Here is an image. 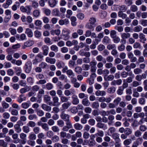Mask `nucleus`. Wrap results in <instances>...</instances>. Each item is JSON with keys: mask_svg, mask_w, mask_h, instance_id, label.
<instances>
[{"mask_svg": "<svg viewBox=\"0 0 147 147\" xmlns=\"http://www.w3.org/2000/svg\"><path fill=\"white\" fill-rule=\"evenodd\" d=\"M37 115L40 117L42 116L44 114V111L41 110H37L36 111Z\"/></svg>", "mask_w": 147, "mask_h": 147, "instance_id": "62", "label": "nucleus"}, {"mask_svg": "<svg viewBox=\"0 0 147 147\" xmlns=\"http://www.w3.org/2000/svg\"><path fill=\"white\" fill-rule=\"evenodd\" d=\"M133 47L135 49H140L141 47V46L140 43L136 42L134 44Z\"/></svg>", "mask_w": 147, "mask_h": 147, "instance_id": "61", "label": "nucleus"}, {"mask_svg": "<svg viewBox=\"0 0 147 147\" xmlns=\"http://www.w3.org/2000/svg\"><path fill=\"white\" fill-rule=\"evenodd\" d=\"M140 22L141 25L144 26H147V20L142 19L140 21Z\"/></svg>", "mask_w": 147, "mask_h": 147, "instance_id": "57", "label": "nucleus"}, {"mask_svg": "<svg viewBox=\"0 0 147 147\" xmlns=\"http://www.w3.org/2000/svg\"><path fill=\"white\" fill-rule=\"evenodd\" d=\"M115 88L114 87H112L107 89V92L108 93L110 94L113 93L115 92Z\"/></svg>", "mask_w": 147, "mask_h": 147, "instance_id": "42", "label": "nucleus"}, {"mask_svg": "<svg viewBox=\"0 0 147 147\" xmlns=\"http://www.w3.org/2000/svg\"><path fill=\"white\" fill-rule=\"evenodd\" d=\"M9 111H11V114L12 115L17 116L18 115V111L15 109H12L11 107L9 109Z\"/></svg>", "mask_w": 147, "mask_h": 147, "instance_id": "27", "label": "nucleus"}, {"mask_svg": "<svg viewBox=\"0 0 147 147\" xmlns=\"http://www.w3.org/2000/svg\"><path fill=\"white\" fill-rule=\"evenodd\" d=\"M26 99V97L24 96V95L21 94L20 95L18 98V101L19 103H21L24 100H25Z\"/></svg>", "mask_w": 147, "mask_h": 147, "instance_id": "28", "label": "nucleus"}, {"mask_svg": "<svg viewBox=\"0 0 147 147\" xmlns=\"http://www.w3.org/2000/svg\"><path fill=\"white\" fill-rule=\"evenodd\" d=\"M46 61L51 64H54L56 62V59L55 58L47 57L46 58Z\"/></svg>", "mask_w": 147, "mask_h": 147, "instance_id": "12", "label": "nucleus"}, {"mask_svg": "<svg viewBox=\"0 0 147 147\" xmlns=\"http://www.w3.org/2000/svg\"><path fill=\"white\" fill-rule=\"evenodd\" d=\"M60 97V100L63 103L68 102L69 99L66 96H61Z\"/></svg>", "mask_w": 147, "mask_h": 147, "instance_id": "36", "label": "nucleus"}, {"mask_svg": "<svg viewBox=\"0 0 147 147\" xmlns=\"http://www.w3.org/2000/svg\"><path fill=\"white\" fill-rule=\"evenodd\" d=\"M123 88L122 86H120L119 87L118 89L117 90V93L119 95H121L123 93Z\"/></svg>", "mask_w": 147, "mask_h": 147, "instance_id": "52", "label": "nucleus"}, {"mask_svg": "<svg viewBox=\"0 0 147 147\" xmlns=\"http://www.w3.org/2000/svg\"><path fill=\"white\" fill-rule=\"evenodd\" d=\"M2 105L3 108L7 109L9 107V105L5 101H3L2 103Z\"/></svg>", "mask_w": 147, "mask_h": 147, "instance_id": "51", "label": "nucleus"}, {"mask_svg": "<svg viewBox=\"0 0 147 147\" xmlns=\"http://www.w3.org/2000/svg\"><path fill=\"white\" fill-rule=\"evenodd\" d=\"M82 70L81 68L79 66L76 67L74 69L75 71L78 74H80L81 73Z\"/></svg>", "mask_w": 147, "mask_h": 147, "instance_id": "60", "label": "nucleus"}, {"mask_svg": "<svg viewBox=\"0 0 147 147\" xmlns=\"http://www.w3.org/2000/svg\"><path fill=\"white\" fill-rule=\"evenodd\" d=\"M99 106V103L98 102H94L92 103V107L93 109H97Z\"/></svg>", "mask_w": 147, "mask_h": 147, "instance_id": "41", "label": "nucleus"}, {"mask_svg": "<svg viewBox=\"0 0 147 147\" xmlns=\"http://www.w3.org/2000/svg\"><path fill=\"white\" fill-rule=\"evenodd\" d=\"M112 138L116 142H119L120 141L119 138V134L117 133H115L112 135Z\"/></svg>", "mask_w": 147, "mask_h": 147, "instance_id": "22", "label": "nucleus"}, {"mask_svg": "<svg viewBox=\"0 0 147 147\" xmlns=\"http://www.w3.org/2000/svg\"><path fill=\"white\" fill-rule=\"evenodd\" d=\"M48 2L50 7H53L57 4V0H49Z\"/></svg>", "mask_w": 147, "mask_h": 147, "instance_id": "11", "label": "nucleus"}, {"mask_svg": "<svg viewBox=\"0 0 147 147\" xmlns=\"http://www.w3.org/2000/svg\"><path fill=\"white\" fill-rule=\"evenodd\" d=\"M22 129L23 131L26 133H27L30 131L29 127L26 125L24 126L23 127Z\"/></svg>", "mask_w": 147, "mask_h": 147, "instance_id": "48", "label": "nucleus"}, {"mask_svg": "<svg viewBox=\"0 0 147 147\" xmlns=\"http://www.w3.org/2000/svg\"><path fill=\"white\" fill-rule=\"evenodd\" d=\"M25 33L29 37H32L33 36V33L32 30L29 28L26 29Z\"/></svg>", "mask_w": 147, "mask_h": 147, "instance_id": "16", "label": "nucleus"}, {"mask_svg": "<svg viewBox=\"0 0 147 147\" xmlns=\"http://www.w3.org/2000/svg\"><path fill=\"white\" fill-rule=\"evenodd\" d=\"M116 131L115 128L113 127H110L108 130V134H110L111 135H112L115 133Z\"/></svg>", "mask_w": 147, "mask_h": 147, "instance_id": "38", "label": "nucleus"}, {"mask_svg": "<svg viewBox=\"0 0 147 147\" xmlns=\"http://www.w3.org/2000/svg\"><path fill=\"white\" fill-rule=\"evenodd\" d=\"M42 49L43 51V55H47L49 53V47L46 45H44L42 46Z\"/></svg>", "mask_w": 147, "mask_h": 147, "instance_id": "9", "label": "nucleus"}, {"mask_svg": "<svg viewBox=\"0 0 147 147\" xmlns=\"http://www.w3.org/2000/svg\"><path fill=\"white\" fill-rule=\"evenodd\" d=\"M110 35L111 38H114L117 36V32L115 30H112L111 31Z\"/></svg>", "mask_w": 147, "mask_h": 147, "instance_id": "49", "label": "nucleus"}, {"mask_svg": "<svg viewBox=\"0 0 147 147\" xmlns=\"http://www.w3.org/2000/svg\"><path fill=\"white\" fill-rule=\"evenodd\" d=\"M122 82V81L120 79L114 80L111 82V84L113 86L119 85L121 84Z\"/></svg>", "mask_w": 147, "mask_h": 147, "instance_id": "10", "label": "nucleus"}, {"mask_svg": "<svg viewBox=\"0 0 147 147\" xmlns=\"http://www.w3.org/2000/svg\"><path fill=\"white\" fill-rule=\"evenodd\" d=\"M107 48L109 50H112L114 49H116V45L114 44H109L107 46Z\"/></svg>", "mask_w": 147, "mask_h": 147, "instance_id": "32", "label": "nucleus"}, {"mask_svg": "<svg viewBox=\"0 0 147 147\" xmlns=\"http://www.w3.org/2000/svg\"><path fill=\"white\" fill-rule=\"evenodd\" d=\"M30 105V103L24 102L22 104V107L24 109H26L29 107Z\"/></svg>", "mask_w": 147, "mask_h": 147, "instance_id": "53", "label": "nucleus"}, {"mask_svg": "<svg viewBox=\"0 0 147 147\" xmlns=\"http://www.w3.org/2000/svg\"><path fill=\"white\" fill-rule=\"evenodd\" d=\"M59 25L61 26L64 25H67L69 23V21L67 18H65L63 20L60 19L59 21Z\"/></svg>", "mask_w": 147, "mask_h": 147, "instance_id": "7", "label": "nucleus"}, {"mask_svg": "<svg viewBox=\"0 0 147 147\" xmlns=\"http://www.w3.org/2000/svg\"><path fill=\"white\" fill-rule=\"evenodd\" d=\"M59 137L57 136H54L51 138V140L53 142H58L59 140Z\"/></svg>", "mask_w": 147, "mask_h": 147, "instance_id": "54", "label": "nucleus"}, {"mask_svg": "<svg viewBox=\"0 0 147 147\" xmlns=\"http://www.w3.org/2000/svg\"><path fill=\"white\" fill-rule=\"evenodd\" d=\"M128 82H129V78H127L126 80H125L123 81V84L122 88L123 89L125 88L128 86Z\"/></svg>", "mask_w": 147, "mask_h": 147, "instance_id": "35", "label": "nucleus"}, {"mask_svg": "<svg viewBox=\"0 0 147 147\" xmlns=\"http://www.w3.org/2000/svg\"><path fill=\"white\" fill-rule=\"evenodd\" d=\"M50 49L51 51H54L56 53L58 51V47L55 45H53L51 46Z\"/></svg>", "mask_w": 147, "mask_h": 147, "instance_id": "39", "label": "nucleus"}, {"mask_svg": "<svg viewBox=\"0 0 147 147\" xmlns=\"http://www.w3.org/2000/svg\"><path fill=\"white\" fill-rule=\"evenodd\" d=\"M52 130L55 133H58L60 129L59 127L57 126H53L51 127Z\"/></svg>", "mask_w": 147, "mask_h": 147, "instance_id": "40", "label": "nucleus"}, {"mask_svg": "<svg viewBox=\"0 0 147 147\" xmlns=\"http://www.w3.org/2000/svg\"><path fill=\"white\" fill-rule=\"evenodd\" d=\"M57 125L60 127H63L64 125L63 121L62 119H59L57 121Z\"/></svg>", "mask_w": 147, "mask_h": 147, "instance_id": "50", "label": "nucleus"}, {"mask_svg": "<svg viewBox=\"0 0 147 147\" xmlns=\"http://www.w3.org/2000/svg\"><path fill=\"white\" fill-rule=\"evenodd\" d=\"M30 7V5H26L25 7L22 6L20 7V9L22 12L26 13L28 15L30 13L31 11Z\"/></svg>", "mask_w": 147, "mask_h": 147, "instance_id": "2", "label": "nucleus"}, {"mask_svg": "<svg viewBox=\"0 0 147 147\" xmlns=\"http://www.w3.org/2000/svg\"><path fill=\"white\" fill-rule=\"evenodd\" d=\"M33 16L35 17H38L40 14V11L39 9H36L33 12Z\"/></svg>", "mask_w": 147, "mask_h": 147, "instance_id": "30", "label": "nucleus"}, {"mask_svg": "<svg viewBox=\"0 0 147 147\" xmlns=\"http://www.w3.org/2000/svg\"><path fill=\"white\" fill-rule=\"evenodd\" d=\"M14 128L16 131L18 133L20 132L22 129L20 127V125L19 123H17L14 125Z\"/></svg>", "mask_w": 147, "mask_h": 147, "instance_id": "24", "label": "nucleus"}, {"mask_svg": "<svg viewBox=\"0 0 147 147\" xmlns=\"http://www.w3.org/2000/svg\"><path fill=\"white\" fill-rule=\"evenodd\" d=\"M42 109L48 112H50L51 110V107L50 106L47 105L46 104H43L41 106Z\"/></svg>", "mask_w": 147, "mask_h": 147, "instance_id": "13", "label": "nucleus"}, {"mask_svg": "<svg viewBox=\"0 0 147 147\" xmlns=\"http://www.w3.org/2000/svg\"><path fill=\"white\" fill-rule=\"evenodd\" d=\"M71 105V104L69 102H66L63 103L62 105V107L63 109H66L70 106Z\"/></svg>", "mask_w": 147, "mask_h": 147, "instance_id": "23", "label": "nucleus"}, {"mask_svg": "<svg viewBox=\"0 0 147 147\" xmlns=\"http://www.w3.org/2000/svg\"><path fill=\"white\" fill-rule=\"evenodd\" d=\"M53 102L54 106H59L60 105L59 103L58 102L59 99L57 96H55L53 97Z\"/></svg>", "mask_w": 147, "mask_h": 147, "instance_id": "19", "label": "nucleus"}, {"mask_svg": "<svg viewBox=\"0 0 147 147\" xmlns=\"http://www.w3.org/2000/svg\"><path fill=\"white\" fill-rule=\"evenodd\" d=\"M121 100V99L120 97H117L114 100L113 102L115 105H117L119 103Z\"/></svg>", "mask_w": 147, "mask_h": 147, "instance_id": "64", "label": "nucleus"}, {"mask_svg": "<svg viewBox=\"0 0 147 147\" xmlns=\"http://www.w3.org/2000/svg\"><path fill=\"white\" fill-rule=\"evenodd\" d=\"M114 78V76L113 75H110L109 76L106 75L104 76V80L106 81H112Z\"/></svg>", "mask_w": 147, "mask_h": 147, "instance_id": "17", "label": "nucleus"}, {"mask_svg": "<svg viewBox=\"0 0 147 147\" xmlns=\"http://www.w3.org/2000/svg\"><path fill=\"white\" fill-rule=\"evenodd\" d=\"M16 74L18 76H19L22 73V70L20 67H16L14 68Z\"/></svg>", "mask_w": 147, "mask_h": 147, "instance_id": "25", "label": "nucleus"}, {"mask_svg": "<svg viewBox=\"0 0 147 147\" xmlns=\"http://www.w3.org/2000/svg\"><path fill=\"white\" fill-rule=\"evenodd\" d=\"M74 128L77 130H80L82 129L83 128V126L81 124L76 123L74 125Z\"/></svg>", "mask_w": 147, "mask_h": 147, "instance_id": "18", "label": "nucleus"}, {"mask_svg": "<svg viewBox=\"0 0 147 147\" xmlns=\"http://www.w3.org/2000/svg\"><path fill=\"white\" fill-rule=\"evenodd\" d=\"M32 62L29 61H27L25 63V71L26 73L29 74L30 72L32 69Z\"/></svg>", "mask_w": 147, "mask_h": 147, "instance_id": "1", "label": "nucleus"}, {"mask_svg": "<svg viewBox=\"0 0 147 147\" xmlns=\"http://www.w3.org/2000/svg\"><path fill=\"white\" fill-rule=\"evenodd\" d=\"M29 138L30 140H35L36 138V136L34 134L31 133L29 135Z\"/></svg>", "mask_w": 147, "mask_h": 147, "instance_id": "55", "label": "nucleus"}, {"mask_svg": "<svg viewBox=\"0 0 147 147\" xmlns=\"http://www.w3.org/2000/svg\"><path fill=\"white\" fill-rule=\"evenodd\" d=\"M104 135V132L102 130H98L97 133L95 134V135L96 136L101 137H102Z\"/></svg>", "mask_w": 147, "mask_h": 147, "instance_id": "45", "label": "nucleus"}, {"mask_svg": "<svg viewBox=\"0 0 147 147\" xmlns=\"http://www.w3.org/2000/svg\"><path fill=\"white\" fill-rule=\"evenodd\" d=\"M95 95L97 96H105L106 95V93L105 91L104 90H98L96 92Z\"/></svg>", "mask_w": 147, "mask_h": 147, "instance_id": "14", "label": "nucleus"}, {"mask_svg": "<svg viewBox=\"0 0 147 147\" xmlns=\"http://www.w3.org/2000/svg\"><path fill=\"white\" fill-rule=\"evenodd\" d=\"M76 16L78 19L82 20L84 18L85 16L83 13H80L77 14Z\"/></svg>", "mask_w": 147, "mask_h": 147, "instance_id": "43", "label": "nucleus"}, {"mask_svg": "<svg viewBox=\"0 0 147 147\" xmlns=\"http://www.w3.org/2000/svg\"><path fill=\"white\" fill-rule=\"evenodd\" d=\"M139 37L140 38V41L143 43H144L145 41L146 40V38L145 37V35L143 33H140L139 34Z\"/></svg>", "mask_w": 147, "mask_h": 147, "instance_id": "20", "label": "nucleus"}, {"mask_svg": "<svg viewBox=\"0 0 147 147\" xmlns=\"http://www.w3.org/2000/svg\"><path fill=\"white\" fill-rule=\"evenodd\" d=\"M105 46L104 45L100 44L97 47V49L99 51H101L105 49Z\"/></svg>", "mask_w": 147, "mask_h": 147, "instance_id": "58", "label": "nucleus"}, {"mask_svg": "<svg viewBox=\"0 0 147 147\" xmlns=\"http://www.w3.org/2000/svg\"><path fill=\"white\" fill-rule=\"evenodd\" d=\"M82 104L84 106H88L90 104V102L87 98L84 99L82 101Z\"/></svg>", "mask_w": 147, "mask_h": 147, "instance_id": "29", "label": "nucleus"}, {"mask_svg": "<svg viewBox=\"0 0 147 147\" xmlns=\"http://www.w3.org/2000/svg\"><path fill=\"white\" fill-rule=\"evenodd\" d=\"M43 55L40 53H39L35 57V58L38 59V60L40 62H41L43 60Z\"/></svg>", "mask_w": 147, "mask_h": 147, "instance_id": "33", "label": "nucleus"}, {"mask_svg": "<svg viewBox=\"0 0 147 147\" xmlns=\"http://www.w3.org/2000/svg\"><path fill=\"white\" fill-rule=\"evenodd\" d=\"M56 65L58 68H61L64 66L65 64L63 62L59 61L57 63Z\"/></svg>", "mask_w": 147, "mask_h": 147, "instance_id": "44", "label": "nucleus"}, {"mask_svg": "<svg viewBox=\"0 0 147 147\" xmlns=\"http://www.w3.org/2000/svg\"><path fill=\"white\" fill-rule=\"evenodd\" d=\"M93 24H91L90 23H87L86 26L85 27L88 29L91 30L92 29L94 30V26H93Z\"/></svg>", "mask_w": 147, "mask_h": 147, "instance_id": "34", "label": "nucleus"}, {"mask_svg": "<svg viewBox=\"0 0 147 147\" xmlns=\"http://www.w3.org/2000/svg\"><path fill=\"white\" fill-rule=\"evenodd\" d=\"M60 33V31L59 29L56 30H52L51 31V34L52 35L55 34L56 35H59Z\"/></svg>", "mask_w": 147, "mask_h": 147, "instance_id": "31", "label": "nucleus"}, {"mask_svg": "<svg viewBox=\"0 0 147 147\" xmlns=\"http://www.w3.org/2000/svg\"><path fill=\"white\" fill-rule=\"evenodd\" d=\"M111 41L110 39L107 36H105L102 40V42L104 44H108Z\"/></svg>", "mask_w": 147, "mask_h": 147, "instance_id": "26", "label": "nucleus"}, {"mask_svg": "<svg viewBox=\"0 0 147 147\" xmlns=\"http://www.w3.org/2000/svg\"><path fill=\"white\" fill-rule=\"evenodd\" d=\"M76 93L75 90L73 88L70 89L69 90H65L64 91V94L67 96H68L70 95H75L74 94Z\"/></svg>", "mask_w": 147, "mask_h": 147, "instance_id": "3", "label": "nucleus"}, {"mask_svg": "<svg viewBox=\"0 0 147 147\" xmlns=\"http://www.w3.org/2000/svg\"><path fill=\"white\" fill-rule=\"evenodd\" d=\"M118 16L121 17L123 19H125L127 16V15L125 13H123L121 11H119L118 13Z\"/></svg>", "mask_w": 147, "mask_h": 147, "instance_id": "47", "label": "nucleus"}, {"mask_svg": "<svg viewBox=\"0 0 147 147\" xmlns=\"http://www.w3.org/2000/svg\"><path fill=\"white\" fill-rule=\"evenodd\" d=\"M142 30V27L140 26H138L134 28V31L135 32H138L141 31Z\"/></svg>", "mask_w": 147, "mask_h": 147, "instance_id": "56", "label": "nucleus"}, {"mask_svg": "<svg viewBox=\"0 0 147 147\" xmlns=\"http://www.w3.org/2000/svg\"><path fill=\"white\" fill-rule=\"evenodd\" d=\"M66 73L67 75L69 77L72 78L75 76L74 73L70 69L67 70L66 71Z\"/></svg>", "mask_w": 147, "mask_h": 147, "instance_id": "21", "label": "nucleus"}, {"mask_svg": "<svg viewBox=\"0 0 147 147\" xmlns=\"http://www.w3.org/2000/svg\"><path fill=\"white\" fill-rule=\"evenodd\" d=\"M42 87L44 89L46 88L48 90H51L53 88V86L51 83H47L45 86H43Z\"/></svg>", "mask_w": 147, "mask_h": 147, "instance_id": "15", "label": "nucleus"}, {"mask_svg": "<svg viewBox=\"0 0 147 147\" xmlns=\"http://www.w3.org/2000/svg\"><path fill=\"white\" fill-rule=\"evenodd\" d=\"M61 118L65 121H66L69 120V115L62 112L60 115Z\"/></svg>", "mask_w": 147, "mask_h": 147, "instance_id": "4", "label": "nucleus"}, {"mask_svg": "<svg viewBox=\"0 0 147 147\" xmlns=\"http://www.w3.org/2000/svg\"><path fill=\"white\" fill-rule=\"evenodd\" d=\"M34 34L35 36L37 38L40 37L41 35V32L38 30H36L34 31Z\"/></svg>", "mask_w": 147, "mask_h": 147, "instance_id": "59", "label": "nucleus"}, {"mask_svg": "<svg viewBox=\"0 0 147 147\" xmlns=\"http://www.w3.org/2000/svg\"><path fill=\"white\" fill-rule=\"evenodd\" d=\"M111 54L114 56H118V52L116 49L113 50L111 51Z\"/></svg>", "mask_w": 147, "mask_h": 147, "instance_id": "63", "label": "nucleus"}, {"mask_svg": "<svg viewBox=\"0 0 147 147\" xmlns=\"http://www.w3.org/2000/svg\"><path fill=\"white\" fill-rule=\"evenodd\" d=\"M52 14L54 16L58 17H60L61 14L57 8H55L52 10Z\"/></svg>", "mask_w": 147, "mask_h": 147, "instance_id": "6", "label": "nucleus"}, {"mask_svg": "<svg viewBox=\"0 0 147 147\" xmlns=\"http://www.w3.org/2000/svg\"><path fill=\"white\" fill-rule=\"evenodd\" d=\"M96 126L99 128L102 129L104 130H106L108 128L107 126L105 124L100 122L98 123L96 125Z\"/></svg>", "mask_w": 147, "mask_h": 147, "instance_id": "5", "label": "nucleus"}, {"mask_svg": "<svg viewBox=\"0 0 147 147\" xmlns=\"http://www.w3.org/2000/svg\"><path fill=\"white\" fill-rule=\"evenodd\" d=\"M71 98L72 99V104L74 105L78 104L79 103V100L76 95H73L71 96Z\"/></svg>", "mask_w": 147, "mask_h": 147, "instance_id": "8", "label": "nucleus"}, {"mask_svg": "<svg viewBox=\"0 0 147 147\" xmlns=\"http://www.w3.org/2000/svg\"><path fill=\"white\" fill-rule=\"evenodd\" d=\"M90 65L87 64H84L82 65V67L83 70L85 71L88 70L90 69Z\"/></svg>", "mask_w": 147, "mask_h": 147, "instance_id": "46", "label": "nucleus"}, {"mask_svg": "<svg viewBox=\"0 0 147 147\" xmlns=\"http://www.w3.org/2000/svg\"><path fill=\"white\" fill-rule=\"evenodd\" d=\"M41 127L45 131H47L49 129V126L46 123H43Z\"/></svg>", "mask_w": 147, "mask_h": 147, "instance_id": "37", "label": "nucleus"}]
</instances>
